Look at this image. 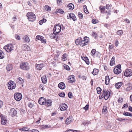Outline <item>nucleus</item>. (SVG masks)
I'll use <instances>...</instances> for the list:
<instances>
[{
    "instance_id": "f257e3e1",
    "label": "nucleus",
    "mask_w": 132,
    "mask_h": 132,
    "mask_svg": "<svg viewBox=\"0 0 132 132\" xmlns=\"http://www.w3.org/2000/svg\"><path fill=\"white\" fill-rule=\"evenodd\" d=\"M39 103L41 105H45L47 106H50L51 105V101L49 100L47 101L44 97H41L38 100Z\"/></svg>"
},
{
    "instance_id": "f03ea898",
    "label": "nucleus",
    "mask_w": 132,
    "mask_h": 132,
    "mask_svg": "<svg viewBox=\"0 0 132 132\" xmlns=\"http://www.w3.org/2000/svg\"><path fill=\"white\" fill-rule=\"evenodd\" d=\"M27 16L28 20L31 22H33L36 20V16L34 14L31 12H29L27 13Z\"/></svg>"
},
{
    "instance_id": "7ed1b4c3",
    "label": "nucleus",
    "mask_w": 132,
    "mask_h": 132,
    "mask_svg": "<svg viewBox=\"0 0 132 132\" xmlns=\"http://www.w3.org/2000/svg\"><path fill=\"white\" fill-rule=\"evenodd\" d=\"M20 68L22 70H28L29 69L28 64L27 62H22L20 64Z\"/></svg>"
},
{
    "instance_id": "20e7f679",
    "label": "nucleus",
    "mask_w": 132,
    "mask_h": 132,
    "mask_svg": "<svg viewBox=\"0 0 132 132\" xmlns=\"http://www.w3.org/2000/svg\"><path fill=\"white\" fill-rule=\"evenodd\" d=\"M61 28L60 24V23H59L55 25L53 30L54 31H54L57 34L61 31Z\"/></svg>"
},
{
    "instance_id": "39448f33",
    "label": "nucleus",
    "mask_w": 132,
    "mask_h": 132,
    "mask_svg": "<svg viewBox=\"0 0 132 132\" xmlns=\"http://www.w3.org/2000/svg\"><path fill=\"white\" fill-rule=\"evenodd\" d=\"M4 48L7 52H11L13 50V46L12 44H9L4 46Z\"/></svg>"
},
{
    "instance_id": "423d86ee",
    "label": "nucleus",
    "mask_w": 132,
    "mask_h": 132,
    "mask_svg": "<svg viewBox=\"0 0 132 132\" xmlns=\"http://www.w3.org/2000/svg\"><path fill=\"white\" fill-rule=\"evenodd\" d=\"M89 40V38L88 37L86 36L84 37L83 39H82L81 46L83 47L87 45Z\"/></svg>"
},
{
    "instance_id": "0eeeda50",
    "label": "nucleus",
    "mask_w": 132,
    "mask_h": 132,
    "mask_svg": "<svg viewBox=\"0 0 132 132\" xmlns=\"http://www.w3.org/2000/svg\"><path fill=\"white\" fill-rule=\"evenodd\" d=\"M16 85L14 82L12 81L8 82V87L9 89L12 90L15 88Z\"/></svg>"
},
{
    "instance_id": "6e6552de",
    "label": "nucleus",
    "mask_w": 132,
    "mask_h": 132,
    "mask_svg": "<svg viewBox=\"0 0 132 132\" xmlns=\"http://www.w3.org/2000/svg\"><path fill=\"white\" fill-rule=\"evenodd\" d=\"M22 97L21 94L19 93H16L14 95L15 99L17 101H20Z\"/></svg>"
},
{
    "instance_id": "1a4fd4ad",
    "label": "nucleus",
    "mask_w": 132,
    "mask_h": 132,
    "mask_svg": "<svg viewBox=\"0 0 132 132\" xmlns=\"http://www.w3.org/2000/svg\"><path fill=\"white\" fill-rule=\"evenodd\" d=\"M103 94L104 96V99L105 100H108L110 95V92L108 90L105 91L103 90Z\"/></svg>"
},
{
    "instance_id": "9d476101",
    "label": "nucleus",
    "mask_w": 132,
    "mask_h": 132,
    "mask_svg": "<svg viewBox=\"0 0 132 132\" xmlns=\"http://www.w3.org/2000/svg\"><path fill=\"white\" fill-rule=\"evenodd\" d=\"M124 75L126 77H130L132 75V71L130 69L126 70L124 73Z\"/></svg>"
},
{
    "instance_id": "9b49d317",
    "label": "nucleus",
    "mask_w": 132,
    "mask_h": 132,
    "mask_svg": "<svg viewBox=\"0 0 132 132\" xmlns=\"http://www.w3.org/2000/svg\"><path fill=\"white\" fill-rule=\"evenodd\" d=\"M68 19H72L73 21L76 20L77 19L75 15L72 13L69 14L67 16Z\"/></svg>"
},
{
    "instance_id": "f8f14e48",
    "label": "nucleus",
    "mask_w": 132,
    "mask_h": 132,
    "mask_svg": "<svg viewBox=\"0 0 132 132\" xmlns=\"http://www.w3.org/2000/svg\"><path fill=\"white\" fill-rule=\"evenodd\" d=\"M50 36L51 38L55 39L56 41H57V39L58 38V36L56 33H55V32H54L53 33L51 34Z\"/></svg>"
},
{
    "instance_id": "ddd939ff",
    "label": "nucleus",
    "mask_w": 132,
    "mask_h": 132,
    "mask_svg": "<svg viewBox=\"0 0 132 132\" xmlns=\"http://www.w3.org/2000/svg\"><path fill=\"white\" fill-rule=\"evenodd\" d=\"M60 110L61 111L65 110L67 108V106L64 103L61 104L60 105Z\"/></svg>"
},
{
    "instance_id": "4468645a",
    "label": "nucleus",
    "mask_w": 132,
    "mask_h": 132,
    "mask_svg": "<svg viewBox=\"0 0 132 132\" xmlns=\"http://www.w3.org/2000/svg\"><path fill=\"white\" fill-rule=\"evenodd\" d=\"M1 123L3 125H5L7 122V120L3 114L1 115Z\"/></svg>"
},
{
    "instance_id": "2eb2a0df",
    "label": "nucleus",
    "mask_w": 132,
    "mask_h": 132,
    "mask_svg": "<svg viewBox=\"0 0 132 132\" xmlns=\"http://www.w3.org/2000/svg\"><path fill=\"white\" fill-rule=\"evenodd\" d=\"M74 76L72 75L69 76L68 77V82L70 83H72L75 81V79L74 78Z\"/></svg>"
},
{
    "instance_id": "dca6fc26",
    "label": "nucleus",
    "mask_w": 132,
    "mask_h": 132,
    "mask_svg": "<svg viewBox=\"0 0 132 132\" xmlns=\"http://www.w3.org/2000/svg\"><path fill=\"white\" fill-rule=\"evenodd\" d=\"M44 64L43 63L38 64L35 65L36 68L38 70H40L42 68L44 67Z\"/></svg>"
},
{
    "instance_id": "f3484780",
    "label": "nucleus",
    "mask_w": 132,
    "mask_h": 132,
    "mask_svg": "<svg viewBox=\"0 0 132 132\" xmlns=\"http://www.w3.org/2000/svg\"><path fill=\"white\" fill-rule=\"evenodd\" d=\"M82 38L81 37L79 38H78L76 40L75 43L76 45H80L81 46Z\"/></svg>"
},
{
    "instance_id": "a211bd4d",
    "label": "nucleus",
    "mask_w": 132,
    "mask_h": 132,
    "mask_svg": "<svg viewBox=\"0 0 132 132\" xmlns=\"http://www.w3.org/2000/svg\"><path fill=\"white\" fill-rule=\"evenodd\" d=\"M59 87L61 89H64L65 87V85L63 82L60 83L58 85Z\"/></svg>"
},
{
    "instance_id": "6ab92c4d",
    "label": "nucleus",
    "mask_w": 132,
    "mask_h": 132,
    "mask_svg": "<svg viewBox=\"0 0 132 132\" xmlns=\"http://www.w3.org/2000/svg\"><path fill=\"white\" fill-rule=\"evenodd\" d=\"M22 49L25 51H27L30 49L29 46L28 45L24 44L23 45L22 47Z\"/></svg>"
},
{
    "instance_id": "aec40b11",
    "label": "nucleus",
    "mask_w": 132,
    "mask_h": 132,
    "mask_svg": "<svg viewBox=\"0 0 132 132\" xmlns=\"http://www.w3.org/2000/svg\"><path fill=\"white\" fill-rule=\"evenodd\" d=\"M113 71L115 74H118L121 73V70L120 69H117V68H114Z\"/></svg>"
},
{
    "instance_id": "412c9836",
    "label": "nucleus",
    "mask_w": 132,
    "mask_h": 132,
    "mask_svg": "<svg viewBox=\"0 0 132 132\" xmlns=\"http://www.w3.org/2000/svg\"><path fill=\"white\" fill-rule=\"evenodd\" d=\"M41 80L43 83L46 84L47 81L46 76H42L41 78Z\"/></svg>"
},
{
    "instance_id": "4be33fe9",
    "label": "nucleus",
    "mask_w": 132,
    "mask_h": 132,
    "mask_svg": "<svg viewBox=\"0 0 132 132\" xmlns=\"http://www.w3.org/2000/svg\"><path fill=\"white\" fill-rule=\"evenodd\" d=\"M10 112L13 114V116H15L17 112L14 108H11L10 110Z\"/></svg>"
},
{
    "instance_id": "5701e85b",
    "label": "nucleus",
    "mask_w": 132,
    "mask_h": 132,
    "mask_svg": "<svg viewBox=\"0 0 132 132\" xmlns=\"http://www.w3.org/2000/svg\"><path fill=\"white\" fill-rule=\"evenodd\" d=\"M132 89V85L131 84L129 83L128 84V86L126 89V91H130Z\"/></svg>"
},
{
    "instance_id": "b1692460",
    "label": "nucleus",
    "mask_w": 132,
    "mask_h": 132,
    "mask_svg": "<svg viewBox=\"0 0 132 132\" xmlns=\"http://www.w3.org/2000/svg\"><path fill=\"white\" fill-rule=\"evenodd\" d=\"M110 79L109 76H107L105 77V84L107 85L109 83Z\"/></svg>"
},
{
    "instance_id": "393cba45",
    "label": "nucleus",
    "mask_w": 132,
    "mask_h": 132,
    "mask_svg": "<svg viewBox=\"0 0 132 132\" xmlns=\"http://www.w3.org/2000/svg\"><path fill=\"white\" fill-rule=\"evenodd\" d=\"M99 9H100L101 12L102 13H106L107 12V11H105V8L104 7L102 6H101Z\"/></svg>"
},
{
    "instance_id": "a878e982",
    "label": "nucleus",
    "mask_w": 132,
    "mask_h": 132,
    "mask_svg": "<svg viewBox=\"0 0 132 132\" xmlns=\"http://www.w3.org/2000/svg\"><path fill=\"white\" fill-rule=\"evenodd\" d=\"M122 82H118L115 84V86L117 89H119L122 85Z\"/></svg>"
},
{
    "instance_id": "bb28decb",
    "label": "nucleus",
    "mask_w": 132,
    "mask_h": 132,
    "mask_svg": "<svg viewBox=\"0 0 132 132\" xmlns=\"http://www.w3.org/2000/svg\"><path fill=\"white\" fill-rule=\"evenodd\" d=\"M115 57L114 56L112 57L110 62V65L111 66H112L114 65L115 62Z\"/></svg>"
},
{
    "instance_id": "cd10ccee",
    "label": "nucleus",
    "mask_w": 132,
    "mask_h": 132,
    "mask_svg": "<svg viewBox=\"0 0 132 132\" xmlns=\"http://www.w3.org/2000/svg\"><path fill=\"white\" fill-rule=\"evenodd\" d=\"M23 39L26 42L28 43L30 42L28 36L27 35H25L24 36Z\"/></svg>"
},
{
    "instance_id": "c85d7f7f",
    "label": "nucleus",
    "mask_w": 132,
    "mask_h": 132,
    "mask_svg": "<svg viewBox=\"0 0 132 132\" xmlns=\"http://www.w3.org/2000/svg\"><path fill=\"white\" fill-rule=\"evenodd\" d=\"M67 6L68 7L70 10H72L74 8V5L72 3L69 4Z\"/></svg>"
},
{
    "instance_id": "c756f323",
    "label": "nucleus",
    "mask_w": 132,
    "mask_h": 132,
    "mask_svg": "<svg viewBox=\"0 0 132 132\" xmlns=\"http://www.w3.org/2000/svg\"><path fill=\"white\" fill-rule=\"evenodd\" d=\"M98 70L96 69H94L93 71L92 72V73L94 75H97L98 73Z\"/></svg>"
},
{
    "instance_id": "7c9ffc66",
    "label": "nucleus",
    "mask_w": 132,
    "mask_h": 132,
    "mask_svg": "<svg viewBox=\"0 0 132 132\" xmlns=\"http://www.w3.org/2000/svg\"><path fill=\"white\" fill-rule=\"evenodd\" d=\"M72 121V119L71 118H68L66 119L65 121V123L67 124L70 123Z\"/></svg>"
},
{
    "instance_id": "2f4dec72",
    "label": "nucleus",
    "mask_w": 132,
    "mask_h": 132,
    "mask_svg": "<svg viewBox=\"0 0 132 132\" xmlns=\"http://www.w3.org/2000/svg\"><path fill=\"white\" fill-rule=\"evenodd\" d=\"M44 7V10L46 11H50L51 9V7L47 5H46Z\"/></svg>"
},
{
    "instance_id": "473e14b6",
    "label": "nucleus",
    "mask_w": 132,
    "mask_h": 132,
    "mask_svg": "<svg viewBox=\"0 0 132 132\" xmlns=\"http://www.w3.org/2000/svg\"><path fill=\"white\" fill-rule=\"evenodd\" d=\"M96 50L95 49H93L91 51L90 54L92 56H95V54L96 53Z\"/></svg>"
},
{
    "instance_id": "72a5a7b5",
    "label": "nucleus",
    "mask_w": 132,
    "mask_h": 132,
    "mask_svg": "<svg viewBox=\"0 0 132 132\" xmlns=\"http://www.w3.org/2000/svg\"><path fill=\"white\" fill-rule=\"evenodd\" d=\"M12 69V67L11 64L7 65L6 67V69L8 71H10Z\"/></svg>"
},
{
    "instance_id": "f704fd0d",
    "label": "nucleus",
    "mask_w": 132,
    "mask_h": 132,
    "mask_svg": "<svg viewBox=\"0 0 132 132\" xmlns=\"http://www.w3.org/2000/svg\"><path fill=\"white\" fill-rule=\"evenodd\" d=\"M108 111L107 107L106 106H103L102 109V112L104 113H106Z\"/></svg>"
},
{
    "instance_id": "c9c22d12",
    "label": "nucleus",
    "mask_w": 132,
    "mask_h": 132,
    "mask_svg": "<svg viewBox=\"0 0 132 132\" xmlns=\"http://www.w3.org/2000/svg\"><path fill=\"white\" fill-rule=\"evenodd\" d=\"M4 53L1 50H0V59H2L4 57Z\"/></svg>"
},
{
    "instance_id": "e433bc0d",
    "label": "nucleus",
    "mask_w": 132,
    "mask_h": 132,
    "mask_svg": "<svg viewBox=\"0 0 132 132\" xmlns=\"http://www.w3.org/2000/svg\"><path fill=\"white\" fill-rule=\"evenodd\" d=\"M66 57L67 55L65 53L64 54L62 55V60L63 61H64L67 60V58Z\"/></svg>"
},
{
    "instance_id": "4c0bfd02",
    "label": "nucleus",
    "mask_w": 132,
    "mask_h": 132,
    "mask_svg": "<svg viewBox=\"0 0 132 132\" xmlns=\"http://www.w3.org/2000/svg\"><path fill=\"white\" fill-rule=\"evenodd\" d=\"M17 81L19 82L20 84H22L23 82V81L21 78L19 77L17 79Z\"/></svg>"
},
{
    "instance_id": "58836bf2",
    "label": "nucleus",
    "mask_w": 132,
    "mask_h": 132,
    "mask_svg": "<svg viewBox=\"0 0 132 132\" xmlns=\"http://www.w3.org/2000/svg\"><path fill=\"white\" fill-rule=\"evenodd\" d=\"M123 34V32L122 30H118L117 32V34L121 36Z\"/></svg>"
},
{
    "instance_id": "ea45409f",
    "label": "nucleus",
    "mask_w": 132,
    "mask_h": 132,
    "mask_svg": "<svg viewBox=\"0 0 132 132\" xmlns=\"http://www.w3.org/2000/svg\"><path fill=\"white\" fill-rule=\"evenodd\" d=\"M56 11L58 13L61 14H63L64 13V11L62 9H58Z\"/></svg>"
},
{
    "instance_id": "a19ab883",
    "label": "nucleus",
    "mask_w": 132,
    "mask_h": 132,
    "mask_svg": "<svg viewBox=\"0 0 132 132\" xmlns=\"http://www.w3.org/2000/svg\"><path fill=\"white\" fill-rule=\"evenodd\" d=\"M97 93L98 94H100L101 93L102 89L100 87H98L96 88Z\"/></svg>"
},
{
    "instance_id": "79ce46f5",
    "label": "nucleus",
    "mask_w": 132,
    "mask_h": 132,
    "mask_svg": "<svg viewBox=\"0 0 132 132\" xmlns=\"http://www.w3.org/2000/svg\"><path fill=\"white\" fill-rule=\"evenodd\" d=\"M89 123V122L87 121H83L82 124L84 126H86L87 125H88Z\"/></svg>"
},
{
    "instance_id": "37998d69",
    "label": "nucleus",
    "mask_w": 132,
    "mask_h": 132,
    "mask_svg": "<svg viewBox=\"0 0 132 132\" xmlns=\"http://www.w3.org/2000/svg\"><path fill=\"white\" fill-rule=\"evenodd\" d=\"M78 15L80 19H82L83 15L82 13L80 12H79L78 13Z\"/></svg>"
},
{
    "instance_id": "c03bdc74",
    "label": "nucleus",
    "mask_w": 132,
    "mask_h": 132,
    "mask_svg": "<svg viewBox=\"0 0 132 132\" xmlns=\"http://www.w3.org/2000/svg\"><path fill=\"white\" fill-rule=\"evenodd\" d=\"M59 95L61 97H64L65 96V94L64 92H62L59 93Z\"/></svg>"
},
{
    "instance_id": "a18cd8bd",
    "label": "nucleus",
    "mask_w": 132,
    "mask_h": 132,
    "mask_svg": "<svg viewBox=\"0 0 132 132\" xmlns=\"http://www.w3.org/2000/svg\"><path fill=\"white\" fill-rule=\"evenodd\" d=\"M43 37L42 36L40 35H37L36 37V38L39 40H40L42 38H43Z\"/></svg>"
},
{
    "instance_id": "49530a36",
    "label": "nucleus",
    "mask_w": 132,
    "mask_h": 132,
    "mask_svg": "<svg viewBox=\"0 0 132 132\" xmlns=\"http://www.w3.org/2000/svg\"><path fill=\"white\" fill-rule=\"evenodd\" d=\"M39 88H40L43 91L45 89L44 87V85L42 84H40L39 86Z\"/></svg>"
},
{
    "instance_id": "de8ad7c7",
    "label": "nucleus",
    "mask_w": 132,
    "mask_h": 132,
    "mask_svg": "<svg viewBox=\"0 0 132 132\" xmlns=\"http://www.w3.org/2000/svg\"><path fill=\"white\" fill-rule=\"evenodd\" d=\"M33 104L30 102H29L28 104V106L30 108H32L33 107Z\"/></svg>"
},
{
    "instance_id": "09e8293b",
    "label": "nucleus",
    "mask_w": 132,
    "mask_h": 132,
    "mask_svg": "<svg viewBox=\"0 0 132 132\" xmlns=\"http://www.w3.org/2000/svg\"><path fill=\"white\" fill-rule=\"evenodd\" d=\"M92 35L96 39L97 37V34L95 32H93L92 33Z\"/></svg>"
},
{
    "instance_id": "8fccbe9b",
    "label": "nucleus",
    "mask_w": 132,
    "mask_h": 132,
    "mask_svg": "<svg viewBox=\"0 0 132 132\" xmlns=\"http://www.w3.org/2000/svg\"><path fill=\"white\" fill-rule=\"evenodd\" d=\"M40 40L41 41V42L43 43H46V39H45L43 37V38H42V39Z\"/></svg>"
},
{
    "instance_id": "3c124183",
    "label": "nucleus",
    "mask_w": 132,
    "mask_h": 132,
    "mask_svg": "<svg viewBox=\"0 0 132 132\" xmlns=\"http://www.w3.org/2000/svg\"><path fill=\"white\" fill-rule=\"evenodd\" d=\"M20 129L21 130H22L23 131H26L28 130V129L27 127H24L22 128H21Z\"/></svg>"
},
{
    "instance_id": "603ef678",
    "label": "nucleus",
    "mask_w": 132,
    "mask_h": 132,
    "mask_svg": "<svg viewBox=\"0 0 132 132\" xmlns=\"http://www.w3.org/2000/svg\"><path fill=\"white\" fill-rule=\"evenodd\" d=\"M98 20L95 19H93L92 20V22L94 24H96L98 23Z\"/></svg>"
},
{
    "instance_id": "864d4df0",
    "label": "nucleus",
    "mask_w": 132,
    "mask_h": 132,
    "mask_svg": "<svg viewBox=\"0 0 132 132\" xmlns=\"http://www.w3.org/2000/svg\"><path fill=\"white\" fill-rule=\"evenodd\" d=\"M106 13H107V16L106 18V19H108V18H109V16L110 15H111L110 11V10L108 11V12H107Z\"/></svg>"
},
{
    "instance_id": "5fc2aeb1",
    "label": "nucleus",
    "mask_w": 132,
    "mask_h": 132,
    "mask_svg": "<svg viewBox=\"0 0 132 132\" xmlns=\"http://www.w3.org/2000/svg\"><path fill=\"white\" fill-rule=\"evenodd\" d=\"M68 97L70 98H72L73 96L72 95V93L71 92H69L68 94Z\"/></svg>"
},
{
    "instance_id": "6e6d98bb",
    "label": "nucleus",
    "mask_w": 132,
    "mask_h": 132,
    "mask_svg": "<svg viewBox=\"0 0 132 132\" xmlns=\"http://www.w3.org/2000/svg\"><path fill=\"white\" fill-rule=\"evenodd\" d=\"M112 5H109V4H107L106 5V9H111V7Z\"/></svg>"
},
{
    "instance_id": "4d7b16f0",
    "label": "nucleus",
    "mask_w": 132,
    "mask_h": 132,
    "mask_svg": "<svg viewBox=\"0 0 132 132\" xmlns=\"http://www.w3.org/2000/svg\"><path fill=\"white\" fill-rule=\"evenodd\" d=\"M85 61L86 62L87 64H89V62L88 60V59L87 57L85 58Z\"/></svg>"
},
{
    "instance_id": "13d9d810",
    "label": "nucleus",
    "mask_w": 132,
    "mask_h": 132,
    "mask_svg": "<svg viewBox=\"0 0 132 132\" xmlns=\"http://www.w3.org/2000/svg\"><path fill=\"white\" fill-rule=\"evenodd\" d=\"M89 106V105L88 104L86 105L85 106L84 108V109L85 110H87L88 109Z\"/></svg>"
},
{
    "instance_id": "bf43d9fd",
    "label": "nucleus",
    "mask_w": 132,
    "mask_h": 132,
    "mask_svg": "<svg viewBox=\"0 0 132 132\" xmlns=\"http://www.w3.org/2000/svg\"><path fill=\"white\" fill-rule=\"evenodd\" d=\"M85 8H84V12H85V13L86 14H88L89 13V12L87 11V9L86 6H85Z\"/></svg>"
},
{
    "instance_id": "052dcab7",
    "label": "nucleus",
    "mask_w": 132,
    "mask_h": 132,
    "mask_svg": "<svg viewBox=\"0 0 132 132\" xmlns=\"http://www.w3.org/2000/svg\"><path fill=\"white\" fill-rule=\"evenodd\" d=\"M29 132H39V131L36 129H33L30 130Z\"/></svg>"
},
{
    "instance_id": "680f3d73",
    "label": "nucleus",
    "mask_w": 132,
    "mask_h": 132,
    "mask_svg": "<svg viewBox=\"0 0 132 132\" xmlns=\"http://www.w3.org/2000/svg\"><path fill=\"white\" fill-rule=\"evenodd\" d=\"M15 38L18 40H20V38L19 35H15Z\"/></svg>"
},
{
    "instance_id": "e2e57ef3",
    "label": "nucleus",
    "mask_w": 132,
    "mask_h": 132,
    "mask_svg": "<svg viewBox=\"0 0 132 132\" xmlns=\"http://www.w3.org/2000/svg\"><path fill=\"white\" fill-rule=\"evenodd\" d=\"M65 69L68 70H70V68L69 66L68 65H66L64 66Z\"/></svg>"
},
{
    "instance_id": "0e129e2a",
    "label": "nucleus",
    "mask_w": 132,
    "mask_h": 132,
    "mask_svg": "<svg viewBox=\"0 0 132 132\" xmlns=\"http://www.w3.org/2000/svg\"><path fill=\"white\" fill-rule=\"evenodd\" d=\"M118 44H119V42H118V41L117 40H116L115 43V46L116 47H117L118 45Z\"/></svg>"
},
{
    "instance_id": "69168bd1",
    "label": "nucleus",
    "mask_w": 132,
    "mask_h": 132,
    "mask_svg": "<svg viewBox=\"0 0 132 132\" xmlns=\"http://www.w3.org/2000/svg\"><path fill=\"white\" fill-rule=\"evenodd\" d=\"M115 68H117V69H120L121 68V65L120 64L117 65V66Z\"/></svg>"
},
{
    "instance_id": "338daca9",
    "label": "nucleus",
    "mask_w": 132,
    "mask_h": 132,
    "mask_svg": "<svg viewBox=\"0 0 132 132\" xmlns=\"http://www.w3.org/2000/svg\"><path fill=\"white\" fill-rule=\"evenodd\" d=\"M73 130L68 129L67 130H66L65 132H72V131Z\"/></svg>"
},
{
    "instance_id": "774afa93",
    "label": "nucleus",
    "mask_w": 132,
    "mask_h": 132,
    "mask_svg": "<svg viewBox=\"0 0 132 132\" xmlns=\"http://www.w3.org/2000/svg\"><path fill=\"white\" fill-rule=\"evenodd\" d=\"M128 109L129 111L132 112V107L131 106H129Z\"/></svg>"
}]
</instances>
